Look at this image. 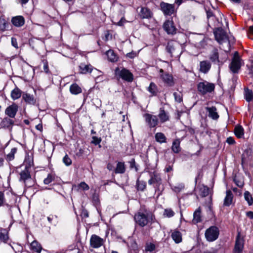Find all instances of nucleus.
I'll return each mask as SVG.
<instances>
[{
  "mask_svg": "<svg viewBox=\"0 0 253 253\" xmlns=\"http://www.w3.org/2000/svg\"><path fill=\"white\" fill-rule=\"evenodd\" d=\"M184 188V185L183 183H179L172 187V189L176 193H179L181 190Z\"/></svg>",
  "mask_w": 253,
  "mask_h": 253,
  "instance_id": "c03bdc74",
  "label": "nucleus"
},
{
  "mask_svg": "<svg viewBox=\"0 0 253 253\" xmlns=\"http://www.w3.org/2000/svg\"><path fill=\"white\" fill-rule=\"evenodd\" d=\"M173 96L174 97L175 101H176L177 102H181L182 101V98L180 93L174 92L173 93Z\"/></svg>",
  "mask_w": 253,
  "mask_h": 253,
  "instance_id": "4d7b16f0",
  "label": "nucleus"
},
{
  "mask_svg": "<svg viewBox=\"0 0 253 253\" xmlns=\"http://www.w3.org/2000/svg\"><path fill=\"white\" fill-rule=\"evenodd\" d=\"M11 22L15 27H21L25 23V19L22 16H16L12 18Z\"/></svg>",
  "mask_w": 253,
  "mask_h": 253,
  "instance_id": "a211bd4d",
  "label": "nucleus"
},
{
  "mask_svg": "<svg viewBox=\"0 0 253 253\" xmlns=\"http://www.w3.org/2000/svg\"><path fill=\"white\" fill-rule=\"evenodd\" d=\"M206 110L209 113V117L213 120H217L219 118V115L217 112V109L215 107L206 108Z\"/></svg>",
  "mask_w": 253,
  "mask_h": 253,
  "instance_id": "412c9836",
  "label": "nucleus"
},
{
  "mask_svg": "<svg viewBox=\"0 0 253 253\" xmlns=\"http://www.w3.org/2000/svg\"><path fill=\"white\" fill-rule=\"evenodd\" d=\"M78 187L83 190H87L89 189V186L84 182H82L79 184Z\"/></svg>",
  "mask_w": 253,
  "mask_h": 253,
  "instance_id": "5fc2aeb1",
  "label": "nucleus"
},
{
  "mask_svg": "<svg viewBox=\"0 0 253 253\" xmlns=\"http://www.w3.org/2000/svg\"><path fill=\"white\" fill-rule=\"evenodd\" d=\"M161 183L162 180L160 177L158 175L155 173L151 174V178L148 180V184L149 185H152L153 184H156L157 188H156L155 192H158V195H160L161 194V192L160 191L158 188V187H159L161 184Z\"/></svg>",
  "mask_w": 253,
  "mask_h": 253,
  "instance_id": "9b49d317",
  "label": "nucleus"
},
{
  "mask_svg": "<svg viewBox=\"0 0 253 253\" xmlns=\"http://www.w3.org/2000/svg\"><path fill=\"white\" fill-rule=\"evenodd\" d=\"M210 60L212 62H219L218 50L214 48L209 56Z\"/></svg>",
  "mask_w": 253,
  "mask_h": 253,
  "instance_id": "cd10ccee",
  "label": "nucleus"
},
{
  "mask_svg": "<svg viewBox=\"0 0 253 253\" xmlns=\"http://www.w3.org/2000/svg\"><path fill=\"white\" fill-rule=\"evenodd\" d=\"M47 220L51 225L54 226H56L59 222L58 217L56 215H50L47 217Z\"/></svg>",
  "mask_w": 253,
  "mask_h": 253,
  "instance_id": "c9c22d12",
  "label": "nucleus"
},
{
  "mask_svg": "<svg viewBox=\"0 0 253 253\" xmlns=\"http://www.w3.org/2000/svg\"><path fill=\"white\" fill-rule=\"evenodd\" d=\"M247 66L249 70V74L253 77V64H247Z\"/></svg>",
  "mask_w": 253,
  "mask_h": 253,
  "instance_id": "69168bd1",
  "label": "nucleus"
},
{
  "mask_svg": "<svg viewBox=\"0 0 253 253\" xmlns=\"http://www.w3.org/2000/svg\"><path fill=\"white\" fill-rule=\"evenodd\" d=\"M21 96V91L17 87L15 88L11 92V97L13 100L19 98Z\"/></svg>",
  "mask_w": 253,
  "mask_h": 253,
  "instance_id": "f704fd0d",
  "label": "nucleus"
},
{
  "mask_svg": "<svg viewBox=\"0 0 253 253\" xmlns=\"http://www.w3.org/2000/svg\"><path fill=\"white\" fill-rule=\"evenodd\" d=\"M139 15L142 19H150L153 16V13L148 7H142Z\"/></svg>",
  "mask_w": 253,
  "mask_h": 253,
  "instance_id": "dca6fc26",
  "label": "nucleus"
},
{
  "mask_svg": "<svg viewBox=\"0 0 253 253\" xmlns=\"http://www.w3.org/2000/svg\"><path fill=\"white\" fill-rule=\"evenodd\" d=\"M233 198V193L231 191L228 190L226 192V196L224 199L223 205L224 206H229L231 205Z\"/></svg>",
  "mask_w": 253,
  "mask_h": 253,
  "instance_id": "5701e85b",
  "label": "nucleus"
},
{
  "mask_svg": "<svg viewBox=\"0 0 253 253\" xmlns=\"http://www.w3.org/2000/svg\"><path fill=\"white\" fill-rule=\"evenodd\" d=\"M112 35L110 33L109 31H106L104 33V40L105 41H107L109 40L112 39Z\"/></svg>",
  "mask_w": 253,
  "mask_h": 253,
  "instance_id": "bf43d9fd",
  "label": "nucleus"
},
{
  "mask_svg": "<svg viewBox=\"0 0 253 253\" xmlns=\"http://www.w3.org/2000/svg\"><path fill=\"white\" fill-rule=\"evenodd\" d=\"M234 133L238 138H242L244 134L243 127L240 125L236 126L234 128Z\"/></svg>",
  "mask_w": 253,
  "mask_h": 253,
  "instance_id": "2f4dec72",
  "label": "nucleus"
},
{
  "mask_svg": "<svg viewBox=\"0 0 253 253\" xmlns=\"http://www.w3.org/2000/svg\"><path fill=\"white\" fill-rule=\"evenodd\" d=\"M180 144V141L178 139H175L172 142L171 150L174 153H178L181 151Z\"/></svg>",
  "mask_w": 253,
  "mask_h": 253,
  "instance_id": "c85d7f7f",
  "label": "nucleus"
},
{
  "mask_svg": "<svg viewBox=\"0 0 253 253\" xmlns=\"http://www.w3.org/2000/svg\"><path fill=\"white\" fill-rule=\"evenodd\" d=\"M126 171V166L124 162H119L116 169H115V172L116 173H124Z\"/></svg>",
  "mask_w": 253,
  "mask_h": 253,
  "instance_id": "c756f323",
  "label": "nucleus"
},
{
  "mask_svg": "<svg viewBox=\"0 0 253 253\" xmlns=\"http://www.w3.org/2000/svg\"><path fill=\"white\" fill-rule=\"evenodd\" d=\"M143 117L146 124L150 128L155 127L159 123V119L157 116L146 113L144 114Z\"/></svg>",
  "mask_w": 253,
  "mask_h": 253,
  "instance_id": "0eeeda50",
  "label": "nucleus"
},
{
  "mask_svg": "<svg viewBox=\"0 0 253 253\" xmlns=\"http://www.w3.org/2000/svg\"><path fill=\"white\" fill-rule=\"evenodd\" d=\"M115 77L117 80L131 83L133 80V75L128 70L124 67H117L114 71Z\"/></svg>",
  "mask_w": 253,
  "mask_h": 253,
  "instance_id": "f257e3e1",
  "label": "nucleus"
},
{
  "mask_svg": "<svg viewBox=\"0 0 253 253\" xmlns=\"http://www.w3.org/2000/svg\"><path fill=\"white\" fill-rule=\"evenodd\" d=\"M151 214L149 213L145 210H140L134 215V220L139 226L144 227L152 219Z\"/></svg>",
  "mask_w": 253,
  "mask_h": 253,
  "instance_id": "f03ea898",
  "label": "nucleus"
},
{
  "mask_svg": "<svg viewBox=\"0 0 253 253\" xmlns=\"http://www.w3.org/2000/svg\"><path fill=\"white\" fill-rule=\"evenodd\" d=\"M17 151V149L15 147L11 149V151L9 153H8L6 156V160L7 161H11L14 160L15 157L14 155L16 153Z\"/></svg>",
  "mask_w": 253,
  "mask_h": 253,
  "instance_id": "4c0bfd02",
  "label": "nucleus"
},
{
  "mask_svg": "<svg viewBox=\"0 0 253 253\" xmlns=\"http://www.w3.org/2000/svg\"><path fill=\"white\" fill-rule=\"evenodd\" d=\"M80 72L82 74L90 73L93 70L97 71L96 69H94L91 64H80L79 66Z\"/></svg>",
  "mask_w": 253,
  "mask_h": 253,
  "instance_id": "6ab92c4d",
  "label": "nucleus"
},
{
  "mask_svg": "<svg viewBox=\"0 0 253 253\" xmlns=\"http://www.w3.org/2000/svg\"><path fill=\"white\" fill-rule=\"evenodd\" d=\"M209 192H210V189L208 186H203L200 188L201 195L202 197L207 196L209 194Z\"/></svg>",
  "mask_w": 253,
  "mask_h": 253,
  "instance_id": "79ce46f5",
  "label": "nucleus"
},
{
  "mask_svg": "<svg viewBox=\"0 0 253 253\" xmlns=\"http://www.w3.org/2000/svg\"><path fill=\"white\" fill-rule=\"evenodd\" d=\"M174 214V212L171 209H165L164 212V215L168 217H171Z\"/></svg>",
  "mask_w": 253,
  "mask_h": 253,
  "instance_id": "09e8293b",
  "label": "nucleus"
},
{
  "mask_svg": "<svg viewBox=\"0 0 253 253\" xmlns=\"http://www.w3.org/2000/svg\"><path fill=\"white\" fill-rule=\"evenodd\" d=\"M214 34L216 40L220 44L227 40L226 34L222 29H218L214 32Z\"/></svg>",
  "mask_w": 253,
  "mask_h": 253,
  "instance_id": "2eb2a0df",
  "label": "nucleus"
},
{
  "mask_svg": "<svg viewBox=\"0 0 253 253\" xmlns=\"http://www.w3.org/2000/svg\"><path fill=\"white\" fill-rule=\"evenodd\" d=\"M171 237L176 244H179L182 242V234L180 231L177 230H174L171 233Z\"/></svg>",
  "mask_w": 253,
  "mask_h": 253,
  "instance_id": "b1692460",
  "label": "nucleus"
},
{
  "mask_svg": "<svg viewBox=\"0 0 253 253\" xmlns=\"http://www.w3.org/2000/svg\"><path fill=\"white\" fill-rule=\"evenodd\" d=\"M158 117L160 122L162 123L168 121L169 119L168 113L165 111L162 108H161L160 109Z\"/></svg>",
  "mask_w": 253,
  "mask_h": 253,
  "instance_id": "4be33fe9",
  "label": "nucleus"
},
{
  "mask_svg": "<svg viewBox=\"0 0 253 253\" xmlns=\"http://www.w3.org/2000/svg\"><path fill=\"white\" fill-rule=\"evenodd\" d=\"M104 240L96 235H92L90 239V245L93 248H98L103 245Z\"/></svg>",
  "mask_w": 253,
  "mask_h": 253,
  "instance_id": "f8f14e48",
  "label": "nucleus"
},
{
  "mask_svg": "<svg viewBox=\"0 0 253 253\" xmlns=\"http://www.w3.org/2000/svg\"><path fill=\"white\" fill-rule=\"evenodd\" d=\"M202 221L201 210L200 208H198L194 212L193 219L192 222L194 224L198 223Z\"/></svg>",
  "mask_w": 253,
  "mask_h": 253,
  "instance_id": "bb28decb",
  "label": "nucleus"
},
{
  "mask_svg": "<svg viewBox=\"0 0 253 253\" xmlns=\"http://www.w3.org/2000/svg\"><path fill=\"white\" fill-rule=\"evenodd\" d=\"M92 138V140L91 141V143L94 144L95 145L99 144L101 141V139L100 138H98L96 136H93Z\"/></svg>",
  "mask_w": 253,
  "mask_h": 253,
  "instance_id": "6e6d98bb",
  "label": "nucleus"
},
{
  "mask_svg": "<svg viewBox=\"0 0 253 253\" xmlns=\"http://www.w3.org/2000/svg\"><path fill=\"white\" fill-rule=\"evenodd\" d=\"M70 91L72 94L77 95L81 93L82 89L77 84H73L70 86Z\"/></svg>",
  "mask_w": 253,
  "mask_h": 253,
  "instance_id": "7c9ffc66",
  "label": "nucleus"
},
{
  "mask_svg": "<svg viewBox=\"0 0 253 253\" xmlns=\"http://www.w3.org/2000/svg\"><path fill=\"white\" fill-rule=\"evenodd\" d=\"M160 77L162 79L163 82L168 85L171 86L174 84L173 77L171 75L168 73H164L163 69L160 70Z\"/></svg>",
  "mask_w": 253,
  "mask_h": 253,
  "instance_id": "ddd939ff",
  "label": "nucleus"
},
{
  "mask_svg": "<svg viewBox=\"0 0 253 253\" xmlns=\"http://www.w3.org/2000/svg\"><path fill=\"white\" fill-rule=\"evenodd\" d=\"M55 176L52 174H48L47 177L43 180L45 184H48L54 180Z\"/></svg>",
  "mask_w": 253,
  "mask_h": 253,
  "instance_id": "de8ad7c7",
  "label": "nucleus"
},
{
  "mask_svg": "<svg viewBox=\"0 0 253 253\" xmlns=\"http://www.w3.org/2000/svg\"><path fill=\"white\" fill-rule=\"evenodd\" d=\"M18 109V105L15 103H13L6 108L5 114L10 118H14Z\"/></svg>",
  "mask_w": 253,
  "mask_h": 253,
  "instance_id": "4468645a",
  "label": "nucleus"
},
{
  "mask_svg": "<svg viewBox=\"0 0 253 253\" xmlns=\"http://www.w3.org/2000/svg\"><path fill=\"white\" fill-rule=\"evenodd\" d=\"M219 236V230L216 226H211L206 230L205 237L209 242L216 240Z\"/></svg>",
  "mask_w": 253,
  "mask_h": 253,
  "instance_id": "39448f33",
  "label": "nucleus"
},
{
  "mask_svg": "<svg viewBox=\"0 0 253 253\" xmlns=\"http://www.w3.org/2000/svg\"><path fill=\"white\" fill-rule=\"evenodd\" d=\"M19 181L24 183L27 187H31L34 184V181L32 178L28 168L26 167L20 173Z\"/></svg>",
  "mask_w": 253,
  "mask_h": 253,
  "instance_id": "7ed1b4c3",
  "label": "nucleus"
},
{
  "mask_svg": "<svg viewBox=\"0 0 253 253\" xmlns=\"http://www.w3.org/2000/svg\"><path fill=\"white\" fill-rule=\"evenodd\" d=\"M136 55V53L134 52H129L126 54V56L129 58H133Z\"/></svg>",
  "mask_w": 253,
  "mask_h": 253,
  "instance_id": "338daca9",
  "label": "nucleus"
},
{
  "mask_svg": "<svg viewBox=\"0 0 253 253\" xmlns=\"http://www.w3.org/2000/svg\"><path fill=\"white\" fill-rule=\"evenodd\" d=\"M105 54L109 61L113 63L118 61L119 56L113 50L109 49L106 52Z\"/></svg>",
  "mask_w": 253,
  "mask_h": 253,
  "instance_id": "aec40b11",
  "label": "nucleus"
},
{
  "mask_svg": "<svg viewBox=\"0 0 253 253\" xmlns=\"http://www.w3.org/2000/svg\"><path fill=\"white\" fill-rule=\"evenodd\" d=\"M229 68L231 73H238L241 69V64H229Z\"/></svg>",
  "mask_w": 253,
  "mask_h": 253,
  "instance_id": "58836bf2",
  "label": "nucleus"
},
{
  "mask_svg": "<svg viewBox=\"0 0 253 253\" xmlns=\"http://www.w3.org/2000/svg\"><path fill=\"white\" fill-rule=\"evenodd\" d=\"M244 243L245 240L243 237H242L240 233H238L236 238L233 253H243Z\"/></svg>",
  "mask_w": 253,
  "mask_h": 253,
  "instance_id": "423d86ee",
  "label": "nucleus"
},
{
  "mask_svg": "<svg viewBox=\"0 0 253 253\" xmlns=\"http://www.w3.org/2000/svg\"><path fill=\"white\" fill-rule=\"evenodd\" d=\"M226 142L230 144H234L235 143L234 139L232 137H229L226 139Z\"/></svg>",
  "mask_w": 253,
  "mask_h": 253,
  "instance_id": "e2e57ef3",
  "label": "nucleus"
},
{
  "mask_svg": "<svg viewBox=\"0 0 253 253\" xmlns=\"http://www.w3.org/2000/svg\"><path fill=\"white\" fill-rule=\"evenodd\" d=\"M214 88L215 85L213 84L208 82H200L197 85L198 91L203 95L211 92Z\"/></svg>",
  "mask_w": 253,
  "mask_h": 253,
  "instance_id": "20e7f679",
  "label": "nucleus"
},
{
  "mask_svg": "<svg viewBox=\"0 0 253 253\" xmlns=\"http://www.w3.org/2000/svg\"><path fill=\"white\" fill-rule=\"evenodd\" d=\"M241 59L237 51L235 52L231 63H241Z\"/></svg>",
  "mask_w": 253,
  "mask_h": 253,
  "instance_id": "a18cd8bd",
  "label": "nucleus"
},
{
  "mask_svg": "<svg viewBox=\"0 0 253 253\" xmlns=\"http://www.w3.org/2000/svg\"><path fill=\"white\" fill-rule=\"evenodd\" d=\"M156 246L154 244H147L145 247V251L146 252H152L155 250Z\"/></svg>",
  "mask_w": 253,
  "mask_h": 253,
  "instance_id": "603ef678",
  "label": "nucleus"
},
{
  "mask_svg": "<svg viewBox=\"0 0 253 253\" xmlns=\"http://www.w3.org/2000/svg\"><path fill=\"white\" fill-rule=\"evenodd\" d=\"M8 23L3 18H0V31L3 32L7 29Z\"/></svg>",
  "mask_w": 253,
  "mask_h": 253,
  "instance_id": "a19ab883",
  "label": "nucleus"
},
{
  "mask_svg": "<svg viewBox=\"0 0 253 253\" xmlns=\"http://www.w3.org/2000/svg\"><path fill=\"white\" fill-rule=\"evenodd\" d=\"M1 129H8L11 131L14 124V121L11 118L5 117L1 119L0 121Z\"/></svg>",
  "mask_w": 253,
  "mask_h": 253,
  "instance_id": "9d476101",
  "label": "nucleus"
},
{
  "mask_svg": "<svg viewBox=\"0 0 253 253\" xmlns=\"http://www.w3.org/2000/svg\"><path fill=\"white\" fill-rule=\"evenodd\" d=\"M129 164H130V169H134L135 171H137L138 170V169L137 168V167L135 165V160L134 159H131L130 161H129Z\"/></svg>",
  "mask_w": 253,
  "mask_h": 253,
  "instance_id": "13d9d810",
  "label": "nucleus"
},
{
  "mask_svg": "<svg viewBox=\"0 0 253 253\" xmlns=\"http://www.w3.org/2000/svg\"><path fill=\"white\" fill-rule=\"evenodd\" d=\"M155 138L156 141L160 143H166L167 142V138L162 132L156 133L155 135Z\"/></svg>",
  "mask_w": 253,
  "mask_h": 253,
  "instance_id": "473e14b6",
  "label": "nucleus"
},
{
  "mask_svg": "<svg viewBox=\"0 0 253 253\" xmlns=\"http://www.w3.org/2000/svg\"><path fill=\"white\" fill-rule=\"evenodd\" d=\"M137 189L141 191H143L146 186V182L143 181H137Z\"/></svg>",
  "mask_w": 253,
  "mask_h": 253,
  "instance_id": "49530a36",
  "label": "nucleus"
},
{
  "mask_svg": "<svg viewBox=\"0 0 253 253\" xmlns=\"http://www.w3.org/2000/svg\"><path fill=\"white\" fill-rule=\"evenodd\" d=\"M211 67V64H200V71L204 73H207Z\"/></svg>",
  "mask_w": 253,
  "mask_h": 253,
  "instance_id": "3c124183",
  "label": "nucleus"
},
{
  "mask_svg": "<svg viewBox=\"0 0 253 253\" xmlns=\"http://www.w3.org/2000/svg\"><path fill=\"white\" fill-rule=\"evenodd\" d=\"M9 240L8 231L3 228L0 229V241L4 243H7Z\"/></svg>",
  "mask_w": 253,
  "mask_h": 253,
  "instance_id": "a878e982",
  "label": "nucleus"
},
{
  "mask_svg": "<svg viewBox=\"0 0 253 253\" xmlns=\"http://www.w3.org/2000/svg\"><path fill=\"white\" fill-rule=\"evenodd\" d=\"M173 42H169L168 43L166 47L167 51L170 54L171 56H178V52H176V46Z\"/></svg>",
  "mask_w": 253,
  "mask_h": 253,
  "instance_id": "f3484780",
  "label": "nucleus"
},
{
  "mask_svg": "<svg viewBox=\"0 0 253 253\" xmlns=\"http://www.w3.org/2000/svg\"><path fill=\"white\" fill-rule=\"evenodd\" d=\"M11 44L15 48H18V43L16 38L12 37L11 38Z\"/></svg>",
  "mask_w": 253,
  "mask_h": 253,
  "instance_id": "680f3d73",
  "label": "nucleus"
},
{
  "mask_svg": "<svg viewBox=\"0 0 253 253\" xmlns=\"http://www.w3.org/2000/svg\"><path fill=\"white\" fill-rule=\"evenodd\" d=\"M31 249L35 252L41 253L42 247L37 241H34L31 244Z\"/></svg>",
  "mask_w": 253,
  "mask_h": 253,
  "instance_id": "72a5a7b5",
  "label": "nucleus"
},
{
  "mask_svg": "<svg viewBox=\"0 0 253 253\" xmlns=\"http://www.w3.org/2000/svg\"><path fill=\"white\" fill-rule=\"evenodd\" d=\"M63 162L67 166H69L72 164V160L67 155H66L63 158Z\"/></svg>",
  "mask_w": 253,
  "mask_h": 253,
  "instance_id": "864d4df0",
  "label": "nucleus"
},
{
  "mask_svg": "<svg viewBox=\"0 0 253 253\" xmlns=\"http://www.w3.org/2000/svg\"><path fill=\"white\" fill-rule=\"evenodd\" d=\"M148 90L153 95H156L158 92L157 85L153 82L150 83Z\"/></svg>",
  "mask_w": 253,
  "mask_h": 253,
  "instance_id": "e433bc0d",
  "label": "nucleus"
},
{
  "mask_svg": "<svg viewBox=\"0 0 253 253\" xmlns=\"http://www.w3.org/2000/svg\"><path fill=\"white\" fill-rule=\"evenodd\" d=\"M126 20L124 17H122L120 20L117 22L116 25L119 26H122L124 25V23L126 22Z\"/></svg>",
  "mask_w": 253,
  "mask_h": 253,
  "instance_id": "0e129e2a",
  "label": "nucleus"
},
{
  "mask_svg": "<svg viewBox=\"0 0 253 253\" xmlns=\"http://www.w3.org/2000/svg\"><path fill=\"white\" fill-rule=\"evenodd\" d=\"M8 206L7 204H6L5 199L4 197V194L3 192L0 191V207L3 206Z\"/></svg>",
  "mask_w": 253,
  "mask_h": 253,
  "instance_id": "8fccbe9b",
  "label": "nucleus"
},
{
  "mask_svg": "<svg viewBox=\"0 0 253 253\" xmlns=\"http://www.w3.org/2000/svg\"><path fill=\"white\" fill-rule=\"evenodd\" d=\"M23 99L28 104L35 105L36 103V99L33 95L29 93H24L22 95Z\"/></svg>",
  "mask_w": 253,
  "mask_h": 253,
  "instance_id": "393cba45",
  "label": "nucleus"
},
{
  "mask_svg": "<svg viewBox=\"0 0 253 253\" xmlns=\"http://www.w3.org/2000/svg\"><path fill=\"white\" fill-rule=\"evenodd\" d=\"M245 200L248 202L249 205L251 206L253 204V198L252 195L248 191H246L244 194Z\"/></svg>",
  "mask_w": 253,
  "mask_h": 253,
  "instance_id": "ea45409f",
  "label": "nucleus"
},
{
  "mask_svg": "<svg viewBox=\"0 0 253 253\" xmlns=\"http://www.w3.org/2000/svg\"><path fill=\"white\" fill-rule=\"evenodd\" d=\"M234 182L239 187H242L244 185V182L242 180H239L236 178H235L234 179Z\"/></svg>",
  "mask_w": 253,
  "mask_h": 253,
  "instance_id": "052dcab7",
  "label": "nucleus"
},
{
  "mask_svg": "<svg viewBox=\"0 0 253 253\" xmlns=\"http://www.w3.org/2000/svg\"><path fill=\"white\" fill-rule=\"evenodd\" d=\"M161 9L166 16H170L174 13V5L165 2L160 3Z\"/></svg>",
  "mask_w": 253,
  "mask_h": 253,
  "instance_id": "6e6552de",
  "label": "nucleus"
},
{
  "mask_svg": "<svg viewBox=\"0 0 253 253\" xmlns=\"http://www.w3.org/2000/svg\"><path fill=\"white\" fill-rule=\"evenodd\" d=\"M163 28L169 35H173L176 33V28L172 20H166L163 24Z\"/></svg>",
  "mask_w": 253,
  "mask_h": 253,
  "instance_id": "1a4fd4ad",
  "label": "nucleus"
},
{
  "mask_svg": "<svg viewBox=\"0 0 253 253\" xmlns=\"http://www.w3.org/2000/svg\"><path fill=\"white\" fill-rule=\"evenodd\" d=\"M245 97L246 100L249 102L252 100L253 98V94L252 90L247 89L245 90Z\"/></svg>",
  "mask_w": 253,
  "mask_h": 253,
  "instance_id": "37998d69",
  "label": "nucleus"
},
{
  "mask_svg": "<svg viewBox=\"0 0 253 253\" xmlns=\"http://www.w3.org/2000/svg\"><path fill=\"white\" fill-rule=\"evenodd\" d=\"M247 216L250 219H253V212L252 211H248L246 213Z\"/></svg>",
  "mask_w": 253,
  "mask_h": 253,
  "instance_id": "774afa93",
  "label": "nucleus"
}]
</instances>
